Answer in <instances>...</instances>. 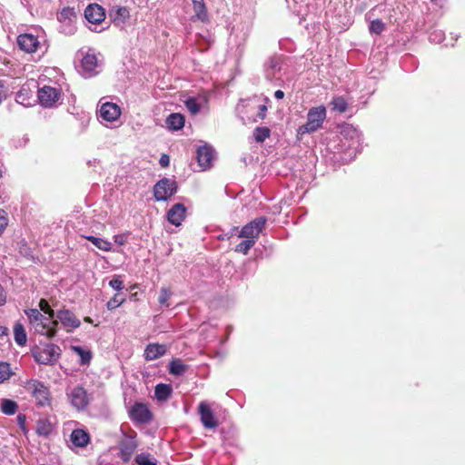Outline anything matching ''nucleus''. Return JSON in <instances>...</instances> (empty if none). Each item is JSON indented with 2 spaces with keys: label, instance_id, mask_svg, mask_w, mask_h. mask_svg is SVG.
<instances>
[{
  "label": "nucleus",
  "instance_id": "nucleus-23",
  "mask_svg": "<svg viewBox=\"0 0 465 465\" xmlns=\"http://www.w3.org/2000/svg\"><path fill=\"white\" fill-rule=\"evenodd\" d=\"M341 134L344 138L351 140L352 142V145H354L355 143L360 144V142L361 140V134L360 130L354 127L353 125L345 124L344 126H342Z\"/></svg>",
  "mask_w": 465,
  "mask_h": 465
},
{
  "label": "nucleus",
  "instance_id": "nucleus-32",
  "mask_svg": "<svg viewBox=\"0 0 465 465\" xmlns=\"http://www.w3.org/2000/svg\"><path fill=\"white\" fill-rule=\"evenodd\" d=\"M18 409L17 403L9 399H3L0 404L1 411L5 415H14Z\"/></svg>",
  "mask_w": 465,
  "mask_h": 465
},
{
  "label": "nucleus",
  "instance_id": "nucleus-44",
  "mask_svg": "<svg viewBox=\"0 0 465 465\" xmlns=\"http://www.w3.org/2000/svg\"><path fill=\"white\" fill-rule=\"evenodd\" d=\"M40 310L45 313L47 314L50 318H54V312L52 309L51 305L46 300L42 299L39 302Z\"/></svg>",
  "mask_w": 465,
  "mask_h": 465
},
{
  "label": "nucleus",
  "instance_id": "nucleus-15",
  "mask_svg": "<svg viewBox=\"0 0 465 465\" xmlns=\"http://www.w3.org/2000/svg\"><path fill=\"white\" fill-rule=\"evenodd\" d=\"M201 421L204 428L214 429L218 426V422L215 420L214 414L211 410L210 406L205 402L202 401L198 407Z\"/></svg>",
  "mask_w": 465,
  "mask_h": 465
},
{
  "label": "nucleus",
  "instance_id": "nucleus-49",
  "mask_svg": "<svg viewBox=\"0 0 465 465\" xmlns=\"http://www.w3.org/2000/svg\"><path fill=\"white\" fill-rule=\"evenodd\" d=\"M16 420H17V424L20 427V429L22 430V431L24 433H26L27 430H26V426H25V423H26V416H25V414L19 413L17 415V417H16Z\"/></svg>",
  "mask_w": 465,
  "mask_h": 465
},
{
  "label": "nucleus",
  "instance_id": "nucleus-58",
  "mask_svg": "<svg viewBox=\"0 0 465 465\" xmlns=\"http://www.w3.org/2000/svg\"><path fill=\"white\" fill-rule=\"evenodd\" d=\"M84 320L91 321L92 319L90 317H84Z\"/></svg>",
  "mask_w": 465,
  "mask_h": 465
},
{
  "label": "nucleus",
  "instance_id": "nucleus-16",
  "mask_svg": "<svg viewBox=\"0 0 465 465\" xmlns=\"http://www.w3.org/2000/svg\"><path fill=\"white\" fill-rule=\"evenodd\" d=\"M129 17L130 12L126 6L114 5L109 10V18L115 26H122Z\"/></svg>",
  "mask_w": 465,
  "mask_h": 465
},
{
  "label": "nucleus",
  "instance_id": "nucleus-18",
  "mask_svg": "<svg viewBox=\"0 0 465 465\" xmlns=\"http://www.w3.org/2000/svg\"><path fill=\"white\" fill-rule=\"evenodd\" d=\"M99 114L101 119L107 122H114L120 116L121 109L116 104L106 102L100 106Z\"/></svg>",
  "mask_w": 465,
  "mask_h": 465
},
{
  "label": "nucleus",
  "instance_id": "nucleus-37",
  "mask_svg": "<svg viewBox=\"0 0 465 465\" xmlns=\"http://www.w3.org/2000/svg\"><path fill=\"white\" fill-rule=\"evenodd\" d=\"M74 351L79 355L82 365L89 364L92 359V353L90 351H86L80 346L74 347Z\"/></svg>",
  "mask_w": 465,
  "mask_h": 465
},
{
  "label": "nucleus",
  "instance_id": "nucleus-1",
  "mask_svg": "<svg viewBox=\"0 0 465 465\" xmlns=\"http://www.w3.org/2000/svg\"><path fill=\"white\" fill-rule=\"evenodd\" d=\"M16 42L19 48L28 54L36 52L44 54L48 48L44 33L41 35L32 32L21 34L17 36Z\"/></svg>",
  "mask_w": 465,
  "mask_h": 465
},
{
  "label": "nucleus",
  "instance_id": "nucleus-48",
  "mask_svg": "<svg viewBox=\"0 0 465 465\" xmlns=\"http://www.w3.org/2000/svg\"><path fill=\"white\" fill-rule=\"evenodd\" d=\"M8 221L9 220H8L7 213L5 210L0 209V236L5 230L7 224H8Z\"/></svg>",
  "mask_w": 465,
  "mask_h": 465
},
{
  "label": "nucleus",
  "instance_id": "nucleus-38",
  "mask_svg": "<svg viewBox=\"0 0 465 465\" xmlns=\"http://www.w3.org/2000/svg\"><path fill=\"white\" fill-rule=\"evenodd\" d=\"M255 244V240L247 239L242 241L235 246V252L242 254H247L250 249Z\"/></svg>",
  "mask_w": 465,
  "mask_h": 465
},
{
  "label": "nucleus",
  "instance_id": "nucleus-27",
  "mask_svg": "<svg viewBox=\"0 0 465 465\" xmlns=\"http://www.w3.org/2000/svg\"><path fill=\"white\" fill-rule=\"evenodd\" d=\"M172 387L169 384L159 383L155 386L154 395L160 401H167L172 395Z\"/></svg>",
  "mask_w": 465,
  "mask_h": 465
},
{
  "label": "nucleus",
  "instance_id": "nucleus-13",
  "mask_svg": "<svg viewBox=\"0 0 465 465\" xmlns=\"http://www.w3.org/2000/svg\"><path fill=\"white\" fill-rule=\"evenodd\" d=\"M84 17L86 20L97 25L104 21L106 15L104 9L98 4H90L84 10Z\"/></svg>",
  "mask_w": 465,
  "mask_h": 465
},
{
  "label": "nucleus",
  "instance_id": "nucleus-3",
  "mask_svg": "<svg viewBox=\"0 0 465 465\" xmlns=\"http://www.w3.org/2000/svg\"><path fill=\"white\" fill-rule=\"evenodd\" d=\"M326 119V108L323 105L312 107L307 113V122L305 124L301 125L297 133L299 135L305 134L314 133L322 128L324 120Z\"/></svg>",
  "mask_w": 465,
  "mask_h": 465
},
{
  "label": "nucleus",
  "instance_id": "nucleus-54",
  "mask_svg": "<svg viewBox=\"0 0 465 465\" xmlns=\"http://www.w3.org/2000/svg\"><path fill=\"white\" fill-rule=\"evenodd\" d=\"M65 327L78 328L81 322H61Z\"/></svg>",
  "mask_w": 465,
  "mask_h": 465
},
{
  "label": "nucleus",
  "instance_id": "nucleus-43",
  "mask_svg": "<svg viewBox=\"0 0 465 465\" xmlns=\"http://www.w3.org/2000/svg\"><path fill=\"white\" fill-rule=\"evenodd\" d=\"M29 143L27 135L17 136L12 139V144L15 148H24Z\"/></svg>",
  "mask_w": 465,
  "mask_h": 465
},
{
  "label": "nucleus",
  "instance_id": "nucleus-9",
  "mask_svg": "<svg viewBox=\"0 0 465 465\" xmlns=\"http://www.w3.org/2000/svg\"><path fill=\"white\" fill-rule=\"evenodd\" d=\"M282 57L272 56L264 64L265 77L270 82L282 80Z\"/></svg>",
  "mask_w": 465,
  "mask_h": 465
},
{
  "label": "nucleus",
  "instance_id": "nucleus-47",
  "mask_svg": "<svg viewBox=\"0 0 465 465\" xmlns=\"http://www.w3.org/2000/svg\"><path fill=\"white\" fill-rule=\"evenodd\" d=\"M109 286L118 292H121V291L124 288V282L121 280L120 276H114L112 280H110Z\"/></svg>",
  "mask_w": 465,
  "mask_h": 465
},
{
  "label": "nucleus",
  "instance_id": "nucleus-24",
  "mask_svg": "<svg viewBox=\"0 0 465 465\" xmlns=\"http://www.w3.org/2000/svg\"><path fill=\"white\" fill-rule=\"evenodd\" d=\"M185 118L183 114L173 113L166 118L165 124L169 130L179 131L184 126Z\"/></svg>",
  "mask_w": 465,
  "mask_h": 465
},
{
  "label": "nucleus",
  "instance_id": "nucleus-5",
  "mask_svg": "<svg viewBox=\"0 0 465 465\" xmlns=\"http://www.w3.org/2000/svg\"><path fill=\"white\" fill-rule=\"evenodd\" d=\"M66 396L72 407L77 411L85 410L90 401L86 390L80 385L67 388Z\"/></svg>",
  "mask_w": 465,
  "mask_h": 465
},
{
  "label": "nucleus",
  "instance_id": "nucleus-52",
  "mask_svg": "<svg viewBox=\"0 0 465 465\" xmlns=\"http://www.w3.org/2000/svg\"><path fill=\"white\" fill-rule=\"evenodd\" d=\"M267 106L265 104L259 105V111L257 116L260 119H264L266 117Z\"/></svg>",
  "mask_w": 465,
  "mask_h": 465
},
{
  "label": "nucleus",
  "instance_id": "nucleus-31",
  "mask_svg": "<svg viewBox=\"0 0 465 465\" xmlns=\"http://www.w3.org/2000/svg\"><path fill=\"white\" fill-rule=\"evenodd\" d=\"M134 461L137 465H157L158 461L156 458L149 452H141L134 458Z\"/></svg>",
  "mask_w": 465,
  "mask_h": 465
},
{
  "label": "nucleus",
  "instance_id": "nucleus-46",
  "mask_svg": "<svg viewBox=\"0 0 465 465\" xmlns=\"http://www.w3.org/2000/svg\"><path fill=\"white\" fill-rule=\"evenodd\" d=\"M429 40L435 44H440L444 40V33L441 30H433L430 33Z\"/></svg>",
  "mask_w": 465,
  "mask_h": 465
},
{
  "label": "nucleus",
  "instance_id": "nucleus-36",
  "mask_svg": "<svg viewBox=\"0 0 465 465\" xmlns=\"http://www.w3.org/2000/svg\"><path fill=\"white\" fill-rule=\"evenodd\" d=\"M125 301V294L123 292H117L113 298H111L106 306L109 310H114L119 307Z\"/></svg>",
  "mask_w": 465,
  "mask_h": 465
},
{
  "label": "nucleus",
  "instance_id": "nucleus-26",
  "mask_svg": "<svg viewBox=\"0 0 465 465\" xmlns=\"http://www.w3.org/2000/svg\"><path fill=\"white\" fill-rule=\"evenodd\" d=\"M84 239L91 242L96 248L104 252H109L112 250V243L104 238L96 237L94 235H83Z\"/></svg>",
  "mask_w": 465,
  "mask_h": 465
},
{
  "label": "nucleus",
  "instance_id": "nucleus-55",
  "mask_svg": "<svg viewBox=\"0 0 465 465\" xmlns=\"http://www.w3.org/2000/svg\"><path fill=\"white\" fill-rule=\"evenodd\" d=\"M274 97L277 99V100H281L284 97V92L282 91V90H277L275 91L274 93Z\"/></svg>",
  "mask_w": 465,
  "mask_h": 465
},
{
  "label": "nucleus",
  "instance_id": "nucleus-17",
  "mask_svg": "<svg viewBox=\"0 0 465 465\" xmlns=\"http://www.w3.org/2000/svg\"><path fill=\"white\" fill-rule=\"evenodd\" d=\"M81 74L84 77L89 78L97 74V58L94 54H86L81 60Z\"/></svg>",
  "mask_w": 465,
  "mask_h": 465
},
{
  "label": "nucleus",
  "instance_id": "nucleus-42",
  "mask_svg": "<svg viewBox=\"0 0 465 465\" xmlns=\"http://www.w3.org/2000/svg\"><path fill=\"white\" fill-rule=\"evenodd\" d=\"M185 106L188 109L189 112H191L193 114H196L200 112V104H198L197 100L194 97H189L185 101Z\"/></svg>",
  "mask_w": 465,
  "mask_h": 465
},
{
  "label": "nucleus",
  "instance_id": "nucleus-7",
  "mask_svg": "<svg viewBox=\"0 0 465 465\" xmlns=\"http://www.w3.org/2000/svg\"><path fill=\"white\" fill-rule=\"evenodd\" d=\"M61 97V90L59 88L44 85L37 91V99L39 104L45 108H52L56 106Z\"/></svg>",
  "mask_w": 465,
  "mask_h": 465
},
{
  "label": "nucleus",
  "instance_id": "nucleus-20",
  "mask_svg": "<svg viewBox=\"0 0 465 465\" xmlns=\"http://www.w3.org/2000/svg\"><path fill=\"white\" fill-rule=\"evenodd\" d=\"M35 331L41 335L52 338L56 333V329L59 322H33Z\"/></svg>",
  "mask_w": 465,
  "mask_h": 465
},
{
  "label": "nucleus",
  "instance_id": "nucleus-19",
  "mask_svg": "<svg viewBox=\"0 0 465 465\" xmlns=\"http://www.w3.org/2000/svg\"><path fill=\"white\" fill-rule=\"evenodd\" d=\"M196 153L197 162L203 170L211 167L214 156V150L212 146L208 144L200 146L198 147Z\"/></svg>",
  "mask_w": 465,
  "mask_h": 465
},
{
  "label": "nucleus",
  "instance_id": "nucleus-35",
  "mask_svg": "<svg viewBox=\"0 0 465 465\" xmlns=\"http://www.w3.org/2000/svg\"><path fill=\"white\" fill-rule=\"evenodd\" d=\"M331 104L332 105V110L339 113H344L348 107L347 101L342 96L333 97Z\"/></svg>",
  "mask_w": 465,
  "mask_h": 465
},
{
  "label": "nucleus",
  "instance_id": "nucleus-30",
  "mask_svg": "<svg viewBox=\"0 0 465 465\" xmlns=\"http://www.w3.org/2000/svg\"><path fill=\"white\" fill-rule=\"evenodd\" d=\"M35 430L39 436L47 437L53 431L52 423L46 419H40L37 420Z\"/></svg>",
  "mask_w": 465,
  "mask_h": 465
},
{
  "label": "nucleus",
  "instance_id": "nucleus-29",
  "mask_svg": "<svg viewBox=\"0 0 465 465\" xmlns=\"http://www.w3.org/2000/svg\"><path fill=\"white\" fill-rule=\"evenodd\" d=\"M14 338L15 341V343L18 346H25L27 341V335L25 332V328L20 322H17L14 327Z\"/></svg>",
  "mask_w": 465,
  "mask_h": 465
},
{
  "label": "nucleus",
  "instance_id": "nucleus-4",
  "mask_svg": "<svg viewBox=\"0 0 465 465\" xmlns=\"http://www.w3.org/2000/svg\"><path fill=\"white\" fill-rule=\"evenodd\" d=\"M178 191V183L172 178H162L153 186V197L157 202H166Z\"/></svg>",
  "mask_w": 465,
  "mask_h": 465
},
{
  "label": "nucleus",
  "instance_id": "nucleus-22",
  "mask_svg": "<svg viewBox=\"0 0 465 465\" xmlns=\"http://www.w3.org/2000/svg\"><path fill=\"white\" fill-rule=\"evenodd\" d=\"M70 440L74 446L84 448L89 443L90 435L83 429H75L71 432Z\"/></svg>",
  "mask_w": 465,
  "mask_h": 465
},
{
  "label": "nucleus",
  "instance_id": "nucleus-12",
  "mask_svg": "<svg viewBox=\"0 0 465 465\" xmlns=\"http://www.w3.org/2000/svg\"><path fill=\"white\" fill-rule=\"evenodd\" d=\"M75 18L76 13L74 7H64L57 14V20L62 24V31L68 35H71L74 32V26L73 23Z\"/></svg>",
  "mask_w": 465,
  "mask_h": 465
},
{
  "label": "nucleus",
  "instance_id": "nucleus-33",
  "mask_svg": "<svg viewBox=\"0 0 465 465\" xmlns=\"http://www.w3.org/2000/svg\"><path fill=\"white\" fill-rule=\"evenodd\" d=\"M186 366L180 359H173L169 364V372L173 375H182L185 372Z\"/></svg>",
  "mask_w": 465,
  "mask_h": 465
},
{
  "label": "nucleus",
  "instance_id": "nucleus-6",
  "mask_svg": "<svg viewBox=\"0 0 465 465\" xmlns=\"http://www.w3.org/2000/svg\"><path fill=\"white\" fill-rule=\"evenodd\" d=\"M139 446L137 433L133 431L131 434L124 435L119 443V458L125 463L129 462Z\"/></svg>",
  "mask_w": 465,
  "mask_h": 465
},
{
  "label": "nucleus",
  "instance_id": "nucleus-39",
  "mask_svg": "<svg viewBox=\"0 0 465 465\" xmlns=\"http://www.w3.org/2000/svg\"><path fill=\"white\" fill-rule=\"evenodd\" d=\"M13 372L11 371V366L8 362L1 361L0 362V383L7 381Z\"/></svg>",
  "mask_w": 465,
  "mask_h": 465
},
{
  "label": "nucleus",
  "instance_id": "nucleus-41",
  "mask_svg": "<svg viewBox=\"0 0 465 465\" xmlns=\"http://www.w3.org/2000/svg\"><path fill=\"white\" fill-rule=\"evenodd\" d=\"M385 29V24L381 19L371 22L369 30L371 34L381 35Z\"/></svg>",
  "mask_w": 465,
  "mask_h": 465
},
{
  "label": "nucleus",
  "instance_id": "nucleus-50",
  "mask_svg": "<svg viewBox=\"0 0 465 465\" xmlns=\"http://www.w3.org/2000/svg\"><path fill=\"white\" fill-rule=\"evenodd\" d=\"M57 320H72V313L69 311H59Z\"/></svg>",
  "mask_w": 465,
  "mask_h": 465
},
{
  "label": "nucleus",
  "instance_id": "nucleus-8",
  "mask_svg": "<svg viewBox=\"0 0 465 465\" xmlns=\"http://www.w3.org/2000/svg\"><path fill=\"white\" fill-rule=\"evenodd\" d=\"M266 223L267 218L264 216L255 218L242 228L239 237L250 240L257 239L264 229Z\"/></svg>",
  "mask_w": 465,
  "mask_h": 465
},
{
  "label": "nucleus",
  "instance_id": "nucleus-28",
  "mask_svg": "<svg viewBox=\"0 0 465 465\" xmlns=\"http://www.w3.org/2000/svg\"><path fill=\"white\" fill-rule=\"evenodd\" d=\"M193 11L198 20L205 22L208 20V13L203 0H192Z\"/></svg>",
  "mask_w": 465,
  "mask_h": 465
},
{
  "label": "nucleus",
  "instance_id": "nucleus-21",
  "mask_svg": "<svg viewBox=\"0 0 465 465\" xmlns=\"http://www.w3.org/2000/svg\"><path fill=\"white\" fill-rule=\"evenodd\" d=\"M166 352V346L158 343H150L144 350V358L146 361H154Z\"/></svg>",
  "mask_w": 465,
  "mask_h": 465
},
{
  "label": "nucleus",
  "instance_id": "nucleus-10",
  "mask_svg": "<svg viewBox=\"0 0 465 465\" xmlns=\"http://www.w3.org/2000/svg\"><path fill=\"white\" fill-rule=\"evenodd\" d=\"M130 419L139 424L149 423L153 419V414L146 404L135 402L129 411Z\"/></svg>",
  "mask_w": 465,
  "mask_h": 465
},
{
  "label": "nucleus",
  "instance_id": "nucleus-34",
  "mask_svg": "<svg viewBox=\"0 0 465 465\" xmlns=\"http://www.w3.org/2000/svg\"><path fill=\"white\" fill-rule=\"evenodd\" d=\"M253 138L257 143H263L271 135V130L265 126H259L253 130Z\"/></svg>",
  "mask_w": 465,
  "mask_h": 465
},
{
  "label": "nucleus",
  "instance_id": "nucleus-25",
  "mask_svg": "<svg viewBox=\"0 0 465 465\" xmlns=\"http://www.w3.org/2000/svg\"><path fill=\"white\" fill-rule=\"evenodd\" d=\"M15 101L26 107L32 105V102L34 100L28 86L23 85L21 87V89L16 93Z\"/></svg>",
  "mask_w": 465,
  "mask_h": 465
},
{
  "label": "nucleus",
  "instance_id": "nucleus-11",
  "mask_svg": "<svg viewBox=\"0 0 465 465\" xmlns=\"http://www.w3.org/2000/svg\"><path fill=\"white\" fill-rule=\"evenodd\" d=\"M29 386L38 406L44 407L50 404L49 389L42 381L32 380Z\"/></svg>",
  "mask_w": 465,
  "mask_h": 465
},
{
  "label": "nucleus",
  "instance_id": "nucleus-40",
  "mask_svg": "<svg viewBox=\"0 0 465 465\" xmlns=\"http://www.w3.org/2000/svg\"><path fill=\"white\" fill-rule=\"evenodd\" d=\"M172 296V292L168 288H161L158 302L162 307H169L170 303L168 302L170 297Z\"/></svg>",
  "mask_w": 465,
  "mask_h": 465
},
{
  "label": "nucleus",
  "instance_id": "nucleus-2",
  "mask_svg": "<svg viewBox=\"0 0 465 465\" xmlns=\"http://www.w3.org/2000/svg\"><path fill=\"white\" fill-rule=\"evenodd\" d=\"M61 349L54 343H45L43 346H35L31 355L38 364L54 365L61 356Z\"/></svg>",
  "mask_w": 465,
  "mask_h": 465
},
{
  "label": "nucleus",
  "instance_id": "nucleus-56",
  "mask_svg": "<svg viewBox=\"0 0 465 465\" xmlns=\"http://www.w3.org/2000/svg\"><path fill=\"white\" fill-rule=\"evenodd\" d=\"M8 333V329L5 326H0V337L5 336Z\"/></svg>",
  "mask_w": 465,
  "mask_h": 465
},
{
  "label": "nucleus",
  "instance_id": "nucleus-51",
  "mask_svg": "<svg viewBox=\"0 0 465 465\" xmlns=\"http://www.w3.org/2000/svg\"><path fill=\"white\" fill-rule=\"evenodd\" d=\"M159 163L162 167H167L170 163V158L167 154L163 153L161 155Z\"/></svg>",
  "mask_w": 465,
  "mask_h": 465
},
{
  "label": "nucleus",
  "instance_id": "nucleus-14",
  "mask_svg": "<svg viewBox=\"0 0 465 465\" xmlns=\"http://www.w3.org/2000/svg\"><path fill=\"white\" fill-rule=\"evenodd\" d=\"M185 217L186 207L184 206L183 203H181L173 204L166 213L167 221L176 227L182 224Z\"/></svg>",
  "mask_w": 465,
  "mask_h": 465
},
{
  "label": "nucleus",
  "instance_id": "nucleus-57",
  "mask_svg": "<svg viewBox=\"0 0 465 465\" xmlns=\"http://www.w3.org/2000/svg\"><path fill=\"white\" fill-rule=\"evenodd\" d=\"M114 241L118 244H121V245L124 244V241L121 239V237L119 235L114 236Z\"/></svg>",
  "mask_w": 465,
  "mask_h": 465
},
{
  "label": "nucleus",
  "instance_id": "nucleus-53",
  "mask_svg": "<svg viewBox=\"0 0 465 465\" xmlns=\"http://www.w3.org/2000/svg\"><path fill=\"white\" fill-rule=\"evenodd\" d=\"M20 252H21L24 256H25V257H27V258H29V259H32V260L34 259L33 255L31 254V251H30V249H29L28 247H26V246H25V247H21V249H20Z\"/></svg>",
  "mask_w": 465,
  "mask_h": 465
},
{
  "label": "nucleus",
  "instance_id": "nucleus-45",
  "mask_svg": "<svg viewBox=\"0 0 465 465\" xmlns=\"http://www.w3.org/2000/svg\"><path fill=\"white\" fill-rule=\"evenodd\" d=\"M28 320H49L45 317L38 309H28L25 311Z\"/></svg>",
  "mask_w": 465,
  "mask_h": 465
}]
</instances>
